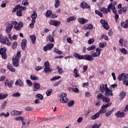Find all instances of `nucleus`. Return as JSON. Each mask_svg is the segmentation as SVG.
<instances>
[{
    "label": "nucleus",
    "mask_w": 128,
    "mask_h": 128,
    "mask_svg": "<svg viewBox=\"0 0 128 128\" xmlns=\"http://www.w3.org/2000/svg\"><path fill=\"white\" fill-rule=\"evenodd\" d=\"M100 90L102 94H104L106 92L105 95L106 96H114V94L112 93V91L108 88L107 84H105L104 85V84H100Z\"/></svg>",
    "instance_id": "1"
},
{
    "label": "nucleus",
    "mask_w": 128,
    "mask_h": 128,
    "mask_svg": "<svg viewBox=\"0 0 128 128\" xmlns=\"http://www.w3.org/2000/svg\"><path fill=\"white\" fill-rule=\"evenodd\" d=\"M22 56L20 54V50H18L16 54V56L13 58L12 59V64L16 68H18L20 66V64H18V60H20V58Z\"/></svg>",
    "instance_id": "2"
},
{
    "label": "nucleus",
    "mask_w": 128,
    "mask_h": 128,
    "mask_svg": "<svg viewBox=\"0 0 128 128\" xmlns=\"http://www.w3.org/2000/svg\"><path fill=\"white\" fill-rule=\"evenodd\" d=\"M0 42L2 44L10 46L12 43L8 42V38L7 36H3L2 34H0Z\"/></svg>",
    "instance_id": "3"
},
{
    "label": "nucleus",
    "mask_w": 128,
    "mask_h": 128,
    "mask_svg": "<svg viewBox=\"0 0 128 128\" xmlns=\"http://www.w3.org/2000/svg\"><path fill=\"white\" fill-rule=\"evenodd\" d=\"M68 94L66 93H62L60 96V102L62 104H68V98H66Z\"/></svg>",
    "instance_id": "4"
},
{
    "label": "nucleus",
    "mask_w": 128,
    "mask_h": 128,
    "mask_svg": "<svg viewBox=\"0 0 128 128\" xmlns=\"http://www.w3.org/2000/svg\"><path fill=\"white\" fill-rule=\"evenodd\" d=\"M44 66L45 67V68H44V72H45L48 74V72H52V68H50V62H48V61L44 62Z\"/></svg>",
    "instance_id": "5"
},
{
    "label": "nucleus",
    "mask_w": 128,
    "mask_h": 128,
    "mask_svg": "<svg viewBox=\"0 0 128 128\" xmlns=\"http://www.w3.org/2000/svg\"><path fill=\"white\" fill-rule=\"evenodd\" d=\"M100 24H102L103 28H105V30H108L110 28V26H108V22H106L104 20H100Z\"/></svg>",
    "instance_id": "6"
},
{
    "label": "nucleus",
    "mask_w": 128,
    "mask_h": 128,
    "mask_svg": "<svg viewBox=\"0 0 128 128\" xmlns=\"http://www.w3.org/2000/svg\"><path fill=\"white\" fill-rule=\"evenodd\" d=\"M82 60H88L89 62H92V60H94V58H92V55L85 54V55H83Z\"/></svg>",
    "instance_id": "7"
},
{
    "label": "nucleus",
    "mask_w": 128,
    "mask_h": 128,
    "mask_svg": "<svg viewBox=\"0 0 128 128\" xmlns=\"http://www.w3.org/2000/svg\"><path fill=\"white\" fill-rule=\"evenodd\" d=\"M6 86L8 88H12V84H14V81L12 80H6L4 82Z\"/></svg>",
    "instance_id": "8"
},
{
    "label": "nucleus",
    "mask_w": 128,
    "mask_h": 128,
    "mask_svg": "<svg viewBox=\"0 0 128 128\" xmlns=\"http://www.w3.org/2000/svg\"><path fill=\"white\" fill-rule=\"evenodd\" d=\"M49 24L52 26H58L60 24V21L50 20Z\"/></svg>",
    "instance_id": "9"
},
{
    "label": "nucleus",
    "mask_w": 128,
    "mask_h": 128,
    "mask_svg": "<svg viewBox=\"0 0 128 128\" xmlns=\"http://www.w3.org/2000/svg\"><path fill=\"white\" fill-rule=\"evenodd\" d=\"M21 114H22V112H18L16 110H14L10 112V115L12 116H20Z\"/></svg>",
    "instance_id": "10"
},
{
    "label": "nucleus",
    "mask_w": 128,
    "mask_h": 128,
    "mask_svg": "<svg viewBox=\"0 0 128 128\" xmlns=\"http://www.w3.org/2000/svg\"><path fill=\"white\" fill-rule=\"evenodd\" d=\"M26 39H23L21 42V48L23 50H26Z\"/></svg>",
    "instance_id": "11"
},
{
    "label": "nucleus",
    "mask_w": 128,
    "mask_h": 128,
    "mask_svg": "<svg viewBox=\"0 0 128 128\" xmlns=\"http://www.w3.org/2000/svg\"><path fill=\"white\" fill-rule=\"evenodd\" d=\"M80 6L82 8H83L84 10L86 8H90V6L86 2H81Z\"/></svg>",
    "instance_id": "12"
},
{
    "label": "nucleus",
    "mask_w": 128,
    "mask_h": 128,
    "mask_svg": "<svg viewBox=\"0 0 128 128\" xmlns=\"http://www.w3.org/2000/svg\"><path fill=\"white\" fill-rule=\"evenodd\" d=\"M115 115L117 118H124L126 116V114L124 112L118 111L116 112Z\"/></svg>",
    "instance_id": "13"
},
{
    "label": "nucleus",
    "mask_w": 128,
    "mask_h": 128,
    "mask_svg": "<svg viewBox=\"0 0 128 128\" xmlns=\"http://www.w3.org/2000/svg\"><path fill=\"white\" fill-rule=\"evenodd\" d=\"M12 28H14V26L12 24H8L6 28V32L7 34H10V32H12Z\"/></svg>",
    "instance_id": "14"
},
{
    "label": "nucleus",
    "mask_w": 128,
    "mask_h": 128,
    "mask_svg": "<svg viewBox=\"0 0 128 128\" xmlns=\"http://www.w3.org/2000/svg\"><path fill=\"white\" fill-rule=\"evenodd\" d=\"M36 18H38V14H36V10H33L32 14L31 16V18H32V20H34L36 22Z\"/></svg>",
    "instance_id": "15"
},
{
    "label": "nucleus",
    "mask_w": 128,
    "mask_h": 128,
    "mask_svg": "<svg viewBox=\"0 0 128 128\" xmlns=\"http://www.w3.org/2000/svg\"><path fill=\"white\" fill-rule=\"evenodd\" d=\"M34 88H33V90L34 92H36L38 90H40V84L38 82H34Z\"/></svg>",
    "instance_id": "16"
},
{
    "label": "nucleus",
    "mask_w": 128,
    "mask_h": 128,
    "mask_svg": "<svg viewBox=\"0 0 128 128\" xmlns=\"http://www.w3.org/2000/svg\"><path fill=\"white\" fill-rule=\"evenodd\" d=\"M78 22H80L81 24H84L86 22H88V20H84V18H78Z\"/></svg>",
    "instance_id": "17"
},
{
    "label": "nucleus",
    "mask_w": 128,
    "mask_h": 128,
    "mask_svg": "<svg viewBox=\"0 0 128 128\" xmlns=\"http://www.w3.org/2000/svg\"><path fill=\"white\" fill-rule=\"evenodd\" d=\"M16 8H17L18 10H20V12H22V10H26V7L20 6V4L16 5Z\"/></svg>",
    "instance_id": "18"
},
{
    "label": "nucleus",
    "mask_w": 128,
    "mask_h": 128,
    "mask_svg": "<svg viewBox=\"0 0 128 128\" xmlns=\"http://www.w3.org/2000/svg\"><path fill=\"white\" fill-rule=\"evenodd\" d=\"M16 86H24V82L20 79L17 80L15 83Z\"/></svg>",
    "instance_id": "19"
},
{
    "label": "nucleus",
    "mask_w": 128,
    "mask_h": 128,
    "mask_svg": "<svg viewBox=\"0 0 128 128\" xmlns=\"http://www.w3.org/2000/svg\"><path fill=\"white\" fill-rule=\"evenodd\" d=\"M74 58H78V60H82L84 55H80L76 52H74Z\"/></svg>",
    "instance_id": "20"
},
{
    "label": "nucleus",
    "mask_w": 128,
    "mask_h": 128,
    "mask_svg": "<svg viewBox=\"0 0 128 128\" xmlns=\"http://www.w3.org/2000/svg\"><path fill=\"white\" fill-rule=\"evenodd\" d=\"M108 10L109 11V12H110V10H114L116 8V6H114V4H112V3H111L109 4V5L108 6Z\"/></svg>",
    "instance_id": "21"
},
{
    "label": "nucleus",
    "mask_w": 128,
    "mask_h": 128,
    "mask_svg": "<svg viewBox=\"0 0 128 128\" xmlns=\"http://www.w3.org/2000/svg\"><path fill=\"white\" fill-rule=\"evenodd\" d=\"M100 11L102 12V14H108V12H110L108 11V8H100Z\"/></svg>",
    "instance_id": "22"
},
{
    "label": "nucleus",
    "mask_w": 128,
    "mask_h": 128,
    "mask_svg": "<svg viewBox=\"0 0 128 128\" xmlns=\"http://www.w3.org/2000/svg\"><path fill=\"white\" fill-rule=\"evenodd\" d=\"M2 116H4V118H8L10 116V112H7L6 114L4 112H2L0 114V117L2 118Z\"/></svg>",
    "instance_id": "23"
},
{
    "label": "nucleus",
    "mask_w": 128,
    "mask_h": 128,
    "mask_svg": "<svg viewBox=\"0 0 128 128\" xmlns=\"http://www.w3.org/2000/svg\"><path fill=\"white\" fill-rule=\"evenodd\" d=\"M47 40H48V42H54V36H52V35H50L48 36L47 38Z\"/></svg>",
    "instance_id": "24"
},
{
    "label": "nucleus",
    "mask_w": 128,
    "mask_h": 128,
    "mask_svg": "<svg viewBox=\"0 0 128 128\" xmlns=\"http://www.w3.org/2000/svg\"><path fill=\"white\" fill-rule=\"evenodd\" d=\"M8 70H10L12 72H16V69H14L12 67V66L10 64H8Z\"/></svg>",
    "instance_id": "25"
},
{
    "label": "nucleus",
    "mask_w": 128,
    "mask_h": 128,
    "mask_svg": "<svg viewBox=\"0 0 128 128\" xmlns=\"http://www.w3.org/2000/svg\"><path fill=\"white\" fill-rule=\"evenodd\" d=\"M30 39L32 40V43L34 44H36V37L34 35H32L30 36Z\"/></svg>",
    "instance_id": "26"
},
{
    "label": "nucleus",
    "mask_w": 128,
    "mask_h": 128,
    "mask_svg": "<svg viewBox=\"0 0 128 128\" xmlns=\"http://www.w3.org/2000/svg\"><path fill=\"white\" fill-rule=\"evenodd\" d=\"M74 77L76 78H80V74L78 73V69L75 68L74 70Z\"/></svg>",
    "instance_id": "27"
},
{
    "label": "nucleus",
    "mask_w": 128,
    "mask_h": 128,
    "mask_svg": "<svg viewBox=\"0 0 128 128\" xmlns=\"http://www.w3.org/2000/svg\"><path fill=\"white\" fill-rule=\"evenodd\" d=\"M60 5V0H55L54 8H58Z\"/></svg>",
    "instance_id": "28"
},
{
    "label": "nucleus",
    "mask_w": 128,
    "mask_h": 128,
    "mask_svg": "<svg viewBox=\"0 0 128 128\" xmlns=\"http://www.w3.org/2000/svg\"><path fill=\"white\" fill-rule=\"evenodd\" d=\"M52 14V10H47L46 14V18H50Z\"/></svg>",
    "instance_id": "29"
},
{
    "label": "nucleus",
    "mask_w": 128,
    "mask_h": 128,
    "mask_svg": "<svg viewBox=\"0 0 128 128\" xmlns=\"http://www.w3.org/2000/svg\"><path fill=\"white\" fill-rule=\"evenodd\" d=\"M100 52H95L91 55L92 58H96L97 56H100Z\"/></svg>",
    "instance_id": "30"
},
{
    "label": "nucleus",
    "mask_w": 128,
    "mask_h": 128,
    "mask_svg": "<svg viewBox=\"0 0 128 128\" xmlns=\"http://www.w3.org/2000/svg\"><path fill=\"white\" fill-rule=\"evenodd\" d=\"M100 118V114L97 112L95 114L92 116V120H96V118Z\"/></svg>",
    "instance_id": "31"
},
{
    "label": "nucleus",
    "mask_w": 128,
    "mask_h": 128,
    "mask_svg": "<svg viewBox=\"0 0 128 128\" xmlns=\"http://www.w3.org/2000/svg\"><path fill=\"white\" fill-rule=\"evenodd\" d=\"M57 69L58 70V74H64V70H62V68L60 67L59 66H58Z\"/></svg>",
    "instance_id": "32"
},
{
    "label": "nucleus",
    "mask_w": 128,
    "mask_h": 128,
    "mask_svg": "<svg viewBox=\"0 0 128 128\" xmlns=\"http://www.w3.org/2000/svg\"><path fill=\"white\" fill-rule=\"evenodd\" d=\"M8 98V94H0V100H4Z\"/></svg>",
    "instance_id": "33"
},
{
    "label": "nucleus",
    "mask_w": 128,
    "mask_h": 128,
    "mask_svg": "<svg viewBox=\"0 0 128 128\" xmlns=\"http://www.w3.org/2000/svg\"><path fill=\"white\" fill-rule=\"evenodd\" d=\"M112 106V103H108L105 105H104L102 106V110H106V108H108V106Z\"/></svg>",
    "instance_id": "34"
},
{
    "label": "nucleus",
    "mask_w": 128,
    "mask_h": 128,
    "mask_svg": "<svg viewBox=\"0 0 128 128\" xmlns=\"http://www.w3.org/2000/svg\"><path fill=\"white\" fill-rule=\"evenodd\" d=\"M36 98L41 100H44V96L40 94H38L36 95Z\"/></svg>",
    "instance_id": "35"
},
{
    "label": "nucleus",
    "mask_w": 128,
    "mask_h": 128,
    "mask_svg": "<svg viewBox=\"0 0 128 128\" xmlns=\"http://www.w3.org/2000/svg\"><path fill=\"white\" fill-rule=\"evenodd\" d=\"M103 102H107L108 104L110 102V98L108 97L104 96L102 99Z\"/></svg>",
    "instance_id": "36"
},
{
    "label": "nucleus",
    "mask_w": 128,
    "mask_h": 128,
    "mask_svg": "<svg viewBox=\"0 0 128 128\" xmlns=\"http://www.w3.org/2000/svg\"><path fill=\"white\" fill-rule=\"evenodd\" d=\"M30 78L32 80H38V77L35 76L34 75H31Z\"/></svg>",
    "instance_id": "37"
},
{
    "label": "nucleus",
    "mask_w": 128,
    "mask_h": 128,
    "mask_svg": "<svg viewBox=\"0 0 128 128\" xmlns=\"http://www.w3.org/2000/svg\"><path fill=\"white\" fill-rule=\"evenodd\" d=\"M120 52H122V54H128V50H126L124 48H122L120 49Z\"/></svg>",
    "instance_id": "38"
},
{
    "label": "nucleus",
    "mask_w": 128,
    "mask_h": 128,
    "mask_svg": "<svg viewBox=\"0 0 128 128\" xmlns=\"http://www.w3.org/2000/svg\"><path fill=\"white\" fill-rule=\"evenodd\" d=\"M124 73H122L121 74L118 76V78L120 82L124 78Z\"/></svg>",
    "instance_id": "39"
},
{
    "label": "nucleus",
    "mask_w": 128,
    "mask_h": 128,
    "mask_svg": "<svg viewBox=\"0 0 128 128\" xmlns=\"http://www.w3.org/2000/svg\"><path fill=\"white\" fill-rule=\"evenodd\" d=\"M124 73H122L121 74L118 76V78L120 82L124 78Z\"/></svg>",
    "instance_id": "40"
},
{
    "label": "nucleus",
    "mask_w": 128,
    "mask_h": 128,
    "mask_svg": "<svg viewBox=\"0 0 128 128\" xmlns=\"http://www.w3.org/2000/svg\"><path fill=\"white\" fill-rule=\"evenodd\" d=\"M54 52H56V54H62V50H58V49L56 48H54Z\"/></svg>",
    "instance_id": "41"
},
{
    "label": "nucleus",
    "mask_w": 128,
    "mask_h": 128,
    "mask_svg": "<svg viewBox=\"0 0 128 128\" xmlns=\"http://www.w3.org/2000/svg\"><path fill=\"white\" fill-rule=\"evenodd\" d=\"M104 98V96L102 93H99L97 95V98H98V100H103Z\"/></svg>",
    "instance_id": "42"
},
{
    "label": "nucleus",
    "mask_w": 128,
    "mask_h": 128,
    "mask_svg": "<svg viewBox=\"0 0 128 128\" xmlns=\"http://www.w3.org/2000/svg\"><path fill=\"white\" fill-rule=\"evenodd\" d=\"M34 24H36V21H34V20H32V23L30 24L29 28H34Z\"/></svg>",
    "instance_id": "43"
},
{
    "label": "nucleus",
    "mask_w": 128,
    "mask_h": 128,
    "mask_svg": "<svg viewBox=\"0 0 128 128\" xmlns=\"http://www.w3.org/2000/svg\"><path fill=\"white\" fill-rule=\"evenodd\" d=\"M76 18L74 16H71L67 19L66 22H72V20H74Z\"/></svg>",
    "instance_id": "44"
},
{
    "label": "nucleus",
    "mask_w": 128,
    "mask_h": 128,
    "mask_svg": "<svg viewBox=\"0 0 128 128\" xmlns=\"http://www.w3.org/2000/svg\"><path fill=\"white\" fill-rule=\"evenodd\" d=\"M6 48H2L0 50V54H6Z\"/></svg>",
    "instance_id": "45"
},
{
    "label": "nucleus",
    "mask_w": 128,
    "mask_h": 128,
    "mask_svg": "<svg viewBox=\"0 0 128 128\" xmlns=\"http://www.w3.org/2000/svg\"><path fill=\"white\" fill-rule=\"evenodd\" d=\"M12 96L14 98H20V93L17 92L16 93L13 94Z\"/></svg>",
    "instance_id": "46"
},
{
    "label": "nucleus",
    "mask_w": 128,
    "mask_h": 128,
    "mask_svg": "<svg viewBox=\"0 0 128 128\" xmlns=\"http://www.w3.org/2000/svg\"><path fill=\"white\" fill-rule=\"evenodd\" d=\"M96 45H92L91 46L88 47L87 50H93L96 49Z\"/></svg>",
    "instance_id": "47"
},
{
    "label": "nucleus",
    "mask_w": 128,
    "mask_h": 128,
    "mask_svg": "<svg viewBox=\"0 0 128 128\" xmlns=\"http://www.w3.org/2000/svg\"><path fill=\"white\" fill-rule=\"evenodd\" d=\"M15 120L16 121H20V120H24V118H22V116H18V117H16L14 118Z\"/></svg>",
    "instance_id": "48"
},
{
    "label": "nucleus",
    "mask_w": 128,
    "mask_h": 128,
    "mask_svg": "<svg viewBox=\"0 0 128 128\" xmlns=\"http://www.w3.org/2000/svg\"><path fill=\"white\" fill-rule=\"evenodd\" d=\"M22 4L24 6H28V0H24L22 2Z\"/></svg>",
    "instance_id": "49"
},
{
    "label": "nucleus",
    "mask_w": 128,
    "mask_h": 128,
    "mask_svg": "<svg viewBox=\"0 0 128 128\" xmlns=\"http://www.w3.org/2000/svg\"><path fill=\"white\" fill-rule=\"evenodd\" d=\"M106 46V42H100L99 44V46L100 48H104V47Z\"/></svg>",
    "instance_id": "50"
},
{
    "label": "nucleus",
    "mask_w": 128,
    "mask_h": 128,
    "mask_svg": "<svg viewBox=\"0 0 128 128\" xmlns=\"http://www.w3.org/2000/svg\"><path fill=\"white\" fill-rule=\"evenodd\" d=\"M60 76H54L51 78L50 80H60Z\"/></svg>",
    "instance_id": "51"
},
{
    "label": "nucleus",
    "mask_w": 128,
    "mask_h": 128,
    "mask_svg": "<svg viewBox=\"0 0 128 128\" xmlns=\"http://www.w3.org/2000/svg\"><path fill=\"white\" fill-rule=\"evenodd\" d=\"M94 38L90 39L88 42V44H94Z\"/></svg>",
    "instance_id": "52"
},
{
    "label": "nucleus",
    "mask_w": 128,
    "mask_h": 128,
    "mask_svg": "<svg viewBox=\"0 0 128 128\" xmlns=\"http://www.w3.org/2000/svg\"><path fill=\"white\" fill-rule=\"evenodd\" d=\"M6 104H7L6 101H4V102L1 107L2 110H4V108H6Z\"/></svg>",
    "instance_id": "53"
},
{
    "label": "nucleus",
    "mask_w": 128,
    "mask_h": 128,
    "mask_svg": "<svg viewBox=\"0 0 128 128\" xmlns=\"http://www.w3.org/2000/svg\"><path fill=\"white\" fill-rule=\"evenodd\" d=\"M101 126H102V124H94L92 126V128H100Z\"/></svg>",
    "instance_id": "54"
},
{
    "label": "nucleus",
    "mask_w": 128,
    "mask_h": 128,
    "mask_svg": "<svg viewBox=\"0 0 128 128\" xmlns=\"http://www.w3.org/2000/svg\"><path fill=\"white\" fill-rule=\"evenodd\" d=\"M48 48V50H50L52 48H54V44L51 43L47 44Z\"/></svg>",
    "instance_id": "55"
},
{
    "label": "nucleus",
    "mask_w": 128,
    "mask_h": 128,
    "mask_svg": "<svg viewBox=\"0 0 128 128\" xmlns=\"http://www.w3.org/2000/svg\"><path fill=\"white\" fill-rule=\"evenodd\" d=\"M95 12L96 14H98L100 18H102V14L98 10H95Z\"/></svg>",
    "instance_id": "56"
},
{
    "label": "nucleus",
    "mask_w": 128,
    "mask_h": 128,
    "mask_svg": "<svg viewBox=\"0 0 128 128\" xmlns=\"http://www.w3.org/2000/svg\"><path fill=\"white\" fill-rule=\"evenodd\" d=\"M126 92H122L120 93V96L121 97L122 100V98H124L126 96Z\"/></svg>",
    "instance_id": "57"
},
{
    "label": "nucleus",
    "mask_w": 128,
    "mask_h": 128,
    "mask_svg": "<svg viewBox=\"0 0 128 128\" xmlns=\"http://www.w3.org/2000/svg\"><path fill=\"white\" fill-rule=\"evenodd\" d=\"M26 82L28 86H32V81H30V80H27Z\"/></svg>",
    "instance_id": "58"
},
{
    "label": "nucleus",
    "mask_w": 128,
    "mask_h": 128,
    "mask_svg": "<svg viewBox=\"0 0 128 128\" xmlns=\"http://www.w3.org/2000/svg\"><path fill=\"white\" fill-rule=\"evenodd\" d=\"M52 90H48L46 92V94L48 96H50L52 94Z\"/></svg>",
    "instance_id": "59"
},
{
    "label": "nucleus",
    "mask_w": 128,
    "mask_h": 128,
    "mask_svg": "<svg viewBox=\"0 0 128 128\" xmlns=\"http://www.w3.org/2000/svg\"><path fill=\"white\" fill-rule=\"evenodd\" d=\"M16 46H18V43L16 42H14L12 44V48L14 50L15 48H16Z\"/></svg>",
    "instance_id": "60"
},
{
    "label": "nucleus",
    "mask_w": 128,
    "mask_h": 128,
    "mask_svg": "<svg viewBox=\"0 0 128 128\" xmlns=\"http://www.w3.org/2000/svg\"><path fill=\"white\" fill-rule=\"evenodd\" d=\"M74 101L71 100L69 102H68V106H74Z\"/></svg>",
    "instance_id": "61"
},
{
    "label": "nucleus",
    "mask_w": 128,
    "mask_h": 128,
    "mask_svg": "<svg viewBox=\"0 0 128 128\" xmlns=\"http://www.w3.org/2000/svg\"><path fill=\"white\" fill-rule=\"evenodd\" d=\"M26 110H34V108L32 106H27L25 108Z\"/></svg>",
    "instance_id": "62"
},
{
    "label": "nucleus",
    "mask_w": 128,
    "mask_h": 128,
    "mask_svg": "<svg viewBox=\"0 0 128 128\" xmlns=\"http://www.w3.org/2000/svg\"><path fill=\"white\" fill-rule=\"evenodd\" d=\"M22 11H20V10H17L16 14L18 16H22Z\"/></svg>",
    "instance_id": "63"
},
{
    "label": "nucleus",
    "mask_w": 128,
    "mask_h": 128,
    "mask_svg": "<svg viewBox=\"0 0 128 128\" xmlns=\"http://www.w3.org/2000/svg\"><path fill=\"white\" fill-rule=\"evenodd\" d=\"M122 26L124 28H128V24H126V22H123L122 23Z\"/></svg>",
    "instance_id": "64"
}]
</instances>
